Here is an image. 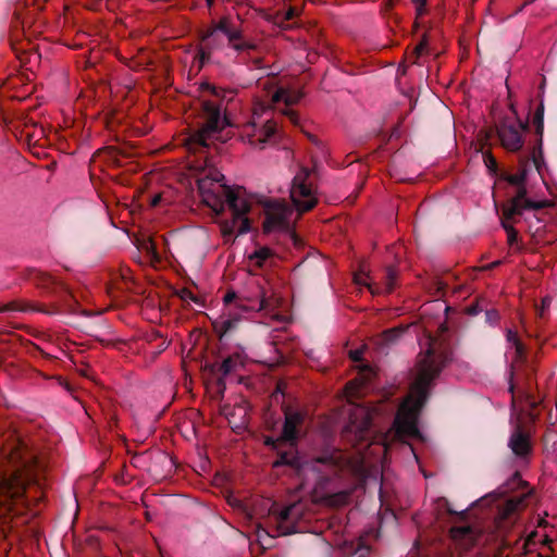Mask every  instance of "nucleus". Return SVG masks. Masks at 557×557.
<instances>
[{"mask_svg": "<svg viewBox=\"0 0 557 557\" xmlns=\"http://www.w3.org/2000/svg\"><path fill=\"white\" fill-rule=\"evenodd\" d=\"M450 360V352L442 348L436 341L430 339V346L418 364V374L412 384L416 398L409 397L400 404L391 429L384 434L383 445L389 449L395 442L408 444L409 438H421L418 428L420 411L428 400L433 381Z\"/></svg>", "mask_w": 557, "mask_h": 557, "instance_id": "obj_1", "label": "nucleus"}, {"mask_svg": "<svg viewBox=\"0 0 557 557\" xmlns=\"http://www.w3.org/2000/svg\"><path fill=\"white\" fill-rule=\"evenodd\" d=\"M200 113L187 122L180 134L181 146L185 149V171L187 178L195 182L191 188L190 210L196 213L209 208V99L197 100Z\"/></svg>", "mask_w": 557, "mask_h": 557, "instance_id": "obj_2", "label": "nucleus"}, {"mask_svg": "<svg viewBox=\"0 0 557 557\" xmlns=\"http://www.w3.org/2000/svg\"><path fill=\"white\" fill-rule=\"evenodd\" d=\"M211 218L219 215L228 207L231 216L219 221L220 232L225 243L233 242L238 235L250 231L248 213L251 205L242 198V186H231L225 176L211 163Z\"/></svg>", "mask_w": 557, "mask_h": 557, "instance_id": "obj_3", "label": "nucleus"}, {"mask_svg": "<svg viewBox=\"0 0 557 557\" xmlns=\"http://www.w3.org/2000/svg\"><path fill=\"white\" fill-rule=\"evenodd\" d=\"M33 14L25 5H16L9 33V42L16 61L22 67L32 70L38 66L40 54L30 37L41 33Z\"/></svg>", "mask_w": 557, "mask_h": 557, "instance_id": "obj_4", "label": "nucleus"}, {"mask_svg": "<svg viewBox=\"0 0 557 557\" xmlns=\"http://www.w3.org/2000/svg\"><path fill=\"white\" fill-rule=\"evenodd\" d=\"M288 444L289 448L287 450L276 449L277 458L273 461L274 468L287 466L297 472H302L310 468L319 474L320 481H330L349 465L345 454L338 449L326 450L310 462L304 461L295 447L296 443Z\"/></svg>", "mask_w": 557, "mask_h": 557, "instance_id": "obj_5", "label": "nucleus"}, {"mask_svg": "<svg viewBox=\"0 0 557 557\" xmlns=\"http://www.w3.org/2000/svg\"><path fill=\"white\" fill-rule=\"evenodd\" d=\"M290 198L299 212L312 210L317 203V190L311 181V170L301 166L293 178Z\"/></svg>", "mask_w": 557, "mask_h": 557, "instance_id": "obj_6", "label": "nucleus"}, {"mask_svg": "<svg viewBox=\"0 0 557 557\" xmlns=\"http://www.w3.org/2000/svg\"><path fill=\"white\" fill-rule=\"evenodd\" d=\"M293 209L284 201L270 200L264 205V221L262 224L263 232L270 234L272 232H292L290 216Z\"/></svg>", "mask_w": 557, "mask_h": 557, "instance_id": "obj_7", "label": "nucleus"}, {"mask_svg": "<svg viewBox=\"0 0 557 557\" xmlns=\"http://www.w3.org/2000/svg\"><path fill=\"white\" fill-rule=\"evenodd\" d=\"M528 127V123L522 122L519 117L516 122H512L509 117H504L495 125V132L505 149L517 152L523 146L522 134Z\"/></svg>", "mask_w": 557, "mask_h": 557, "instance_id": "obj_8", "label": "nucleus"}, {"mask_svg": "<svg viewBox=\"0 0 557 557\" xmlns=\"http://www.w3.org/2000/svg\"><path fill=\"white\" fill-rule=\"evenodd\" d=\"M29 478L25 469L18 468L9 476L0 479V507L25 496Z\"/></svg>", "mask_w": 557, "mask_h": 557, "instance_id": "obj_9", "label": "nucleus"}, {"mask_svg": "<svg viewBox=\"0 0 557 557\" xmlns=\"http://www.w3.org/2000/svg\"><path fill=\"white\" fill-rule=\"evenodd\" d=\"M372 418L369 410L364 407H357L349 416V421L343 429V436L349 440L352 445H357L368 440Z\"/></svg>", "mask_w": 557, "mask_h": 557, "instance_id": "obj_10", "label": "nucleus"}, {"mask_svg": "<svg viewBox=\"0 0 557 557\" xmlns=\"http://www.w3.org/2000/svg\"><path fill=\"white\" fill-rule=\"evenodd\" d=\"M516 187L515 196L507 200L502 207L506 220H513L520 216L524 210H540L550 206L548 200L533 201L528 199L524 184Z\"/></svg>", "mask_w": 557, "mask_h": 557, "instance_id": "obj_11", "label": "nucleus"}, {"mask_svg": "<svg viewBox=\"0 0 557 557\" xmlns=\"http://www.w3.org/2000/svg\"><path fill=\"white\" fill-rule=\"evenodd\" d=\"M20 73L9 75L1 85V94L10 99L22 100L25 99L30 92L28 83L34 78V69L26 70L18 63Z\"/></svg>", "mask_w": 557, "mask_h": 557, "instance_id": "obj_12", "label": "nucleus"}, {"mask_svg": "<svg viewBox=\"0 0 557 557\" xmlns=\"http://www.w3.org/2000/svg\"><path fill=\"white\" fill-rule=\"evenodd\" d=\"M271 515L277 535H289L297 532V522L304 515V508L300 504L293 503L281 510L272 509Z\"/></svg>", "mask_w": 557, "mask_h": 557, "instance_id": "obj_13", "label": "nucleus"}, {"mask_svg": "<svg viewBox=\"0 0 557 557\" xmlns=\"http://www.w3.org/2000/svg\"><path fill=\"white\" fill-rule=\"evenodd\" d=\"M107 294L111 298H119L121 293L128 292L139 294L138 284L133 275V271L127 267L120 268L119 272L111 275L107 284Z\"/></svg>", "mask_w": 557, "mask_h": 557, "instance_id": "obj_14", "label": "nucleus"}, {"mask_svg": "<svg viewBox=\"0 0 557 557\" xmlns=\"http://www.w3.org/2000/svg\"><path fill=\"white\" fill-rule=\"evenodd\" d=\"M226 108L222 102L213 103L211 100V144L214 140L226 143L232 135L231 129L232 123L225 113Z\"/></svg>", "mask_w": 557, "mask_h": 557, "instance_id": "obj_15", "label": "nucleus"}, {"mask_svg": "<svg viewBox=\"0 0 557 557\" xmlns=\"http://www.w3.org/2000/svg\"><path fill=\"white\" fill-rule=\"evenodd\" d=\"M508 447L516 458L528 460L533 451L531 433L522 424H517L508 438Z\"/></svg>", "mask_w": 557, "mask_h": 557, "instance_id": "obj_16", "label": "nucleus"}, {"mask_svg": "<svg viewBox=\"0 0 557 557\" xmlns=\"http://www.w3.org/2000/svg\"><path fill=\"white\" fill-rule=\"evenodd\" d=\"M198 336L201 338L199 343L189 350L188 356H191L194 361L200 363L201 382L205 388V395H207L209 393V361L206 354L209 349V334L205 332L203 334L199 333Z\"/></svg>", "mask_w": 557, "mask_h": 557, "instance_id": "obj_17", "label": "nucleus"}, {"mask_svg": "<svg viewBox=\"0 0 557 557\" xmlns=\"http://www.w3.org/2000/svg\"><path fill=\"white\" fill-rule=\"evenodd\" d=\"M219 33L223 34L228 39V42L232 45V47L237 51L252 48L250 44L238 41L240 38V33L232 27L227 17L221 18L218 23L211 20V38Z\"/></svg>", "mask_w": 557, "mask_h": 557, "instance_id": "obj_18", "label": "nucleus"}, {"mask_svg": "<svg viewBox=\"0 0 557 557\" xmlns=\"http://www.w3.org/2000/svg\"><path fill=\"white\" fill-rule=\"evenodd\" d=\"M284 424L282 430V440L287 443H296L298 438V428L305 421V413L299 410H293L290 408H286L284 410Z\"/></svg>", "mask_w": 557, "mask_h": 557, "instance_id": "obj_19", "label": "nucleus"}, {"mask_svg": "<svg viewBox=\"0 0 557 557\" xmlns=\"http://www.w3.org/2000/svg\"><path fill=\"white\" fill-rule=\"evenodd\" d=\"M533 124L535 126V133L540 137L539 145L534 147L532 152L533 164L537 171L541 169L543 162V150H542V136L544 131V103L541 100L533 115Z\"/></svg>", "mask_w": 557, "mask_h": 557, "instance_id": "obj_20", "label": "nucleus"}, {"mask_svg": "<svg viewBox=\"0 0 557 557\" xmlns=\"http://www.w3.org/2000/svg\"><path fill=\"white\" fill-rule=\"evenodd\" d=\"M239 322L240 318L238 314L230 313L218 321H211V333H215L220 342H223L237 329Z\"/></svg>", "mask_w": 557, "mask_h": 557, "instance_id": "obj_21", "label": "nucleus"}, {"mask_svg": "<svg viewBox=\"0 0 557 557\" xmlns=\"http://www.w3.org/2000/svg\"><path fill=\"white\" fill-rule=\"evenodd\" d=\"M7 311H40V312H48L45 309V305L38 304V302H32L26 299H14L11 300L3 306L0 307V312H7Z\"/></svg>", "mask_w": 557, "mask_h": 557, "instance_id": "obj_22", "label": "nucleus"}, {"mask_svg": "<svg viewBox=\"0 0 557 557\" xmlns=\"http://www.w3.org/2000/svg\"><path fill=\"white\" fill-rule=\"evenodd\" d=\"M25 278L32 281L37 288L50 290L59 281L49 273L30 270Z\"/></svg>", "mask_w": 557, "mask_h": 557, "instance_id": "obj_23", "label": "nucleus"}, {"mask_svg": "<svg viewBox=\"0 0 557 557\" xmlns=\"http://www.w3.org/2000/svg\"><path fill=\"white\" fill-rule=\"evenodd\" d=\"M223 300L225 305H230L231 302L235 301L237 308H240L246 311H259L267 307V300L264 298L251 300L248 305H246L244 304L243 299L237 298L234 292L226 293L225 296L223 297Z\"/></svg>", "mask_w": 557, "mask_h": 557, "instance_id": "obj_24", "label": "nucleus"}, {"mask_svg": "<svg viewBox=\"0 0 557 557\" xmlns=\"http://www.w3.org/2000/svg\"><path fill=\"white\" fill-rule=\"evenodd\" d=\"M454 540L463 541L466 545H473L476 542L478 532L471 525H455L450 529Z\"/></svg>", "mask_w": 557, "mask_h": 557, "instance_id": "obj_25", "label": "nucleus"}, {"mask_svg": "<svg viewBox=\"0 0 557 557\" xmlns=\"http://www.w3.org/2000/svg\"><path fill=\"white\" fill-rule=\"evenodd\" d=\"M208 38H209V28L201 29L200 30V41L201 42L198 47L197 53L194 57V60H193V63L190 66V71L195 70L196 74L202 70V67L206 63V60L208 59V53H207L205 47L202 46V42H205Z\"/></svg>", "mask_w": 557, "mask_h": 557, "instance_id": "obj_26", "label": "nucleus"}, {"mask_svg": "<svg viewBox=\"0 0 557 557\" xmlns=\"http://www.w3.org/2000/svg\"><path fill=\"white\" fill-rule=\"evenodd\" d=\"M530 162L533 163L532 154L520 160V169L516 174H507L505 180L512 186H520L524 184L528 175V166Z\"/></svg>", "mask_w": 557, "mask_h": 557, "instance_id": "obj_27", "label": "nucleus"}, {"mask_svg": "<svg viewBox=\"0 0 557 557\" xmlns=\"http://www.w3.org/2000/svg\"><path fill=\"white\" fill-rule=\"evenodd\" d=\"M304 97V92L300 90H285V89H278L274 96L273 101H284V103L289 107L298 103L301 98Z\"/></svg>", "mask_w": 557, "mask_h": 557, "instance_id": "obj_28", "label": "nucleus"}, {"mask_svg": "<svg viewBox=\"0 0 557 557\" xmlns=\"http://www.w3.org/2000/svg\"><path fill=\"white\" fill-rule=\"evenodd\" d=\"M277 132L276 123L273 121H268L259 131L258 138L256 139V143L261 145V148H263V145L271 141V139L275 136Z\"/></svg>", "mask_w": 557, "mask_h": 557, "instance_id": "obj_29", "label": "nucleus"}, {"mask_svg": "<svg viewBox=\"0 0 557 557\" xmlns=\"http://www.w3.org/2000/svg\"><path fill=\"white\" fill-rule=\"evenodd\" d=\"M406 330L407 327L397 326L384 331L380 337V344L384 346L395 344L400 338V336L406 332Z\"/></svg>", "mask_w": 557, "mask_h": 557, "instance_id": "obj_30", "label": "nucleus"}, {"mask_svg": "<svg viewBox=\"0 0 557 557\" xmlns=\"http://www.w3.org/2000/svg\"><path fill=\"white\" fill-rule=\"evenodd\" d=\"M371 553V547L362 540H358L351 544V552L348 557H368Z\"/></svg>", "mask_w": 557, "mask_h": 557, "instance_id": "obj_31", "label": "nucleus"}, {"mask_svg": "<svg viewBox=\"0 0 557 557\" xmlns=\"http://www.w3.org/2000/svg\"><path fill=\"white\" fill-rule=\"evenodd\" d=\"M548 537L546 535L540 536L537 531H532L528 537L524 540L522 544V548L524 549V553L531 552V546H535L537 542H541L543 544H546L548 542Z\"/></svg>", "mask_w": 557, "mask_h": 557, "instance_id": "obj_32", "label": "nucleus"}, {"mask_svg": "<svg viewBox=\"0 0 557 557\" xmlns=\"http://www.w3.org/2000/svg\"><path fill=\"white\" fill-rule=\"evenodd\" d=\"M516 221H517V218H515L513 220H506L504 218V213L502 214V226L504 227V230L507 233V238H508L509 245H513L518 242V232L511 224V223H515Z\"/></svg>", "mask_w": 557, "mask_h": 557, "instance_id": "obj_33", "label": "nucleus"}, {"mask_svg": "<svg viewBox=\"0 0 557 557\" xmlns=\"http://www.w3.org/2000/svg\"><path fill=\"white\" fill-rule=\"evenodd\" d=\"M525 482L521 480L520 473L516 472L512 474V476L508 480V482L500 486L498 490L499 496H505L510 490H513L515 487L519 485H524Z\"/></svg>", "mask_w": 557, "mask_h": 557, "instance_id": "obj_34", "label": "nucleus"}, {"mask_svg": "<svg viewBox=\"0 0 557 557\" xmlns=\"http://www.w3.org/2000/svg\"><path fill=\"white\" fill-rule=\"evenodd\" d=\"M524 499H525L524 494L509 497L505 504L506 513L510 515V513L517 511L523 505Z\"/></svg>", "mask_w": 557, "mask_h": 557, "instance_id": "obj_35", "label": "nucleus"}, {"mask_svg": "<svg viewBox=\"0 0 557 557\" xmlns=\"http://www.w3.org/2000/svg\"><path fill=\"white\" fill-rule=\"evenodd\" d=\"M113 480L117 485H127L132 482L133 476L128 474V469L125 462L122 463L119 472L114 474Z\"/></svg>", "mask_w": 557, "mask_h": 557, "instance_id": "obj_36", "label": "nucleus"}, {"mask_svg": "<svg viewBox=\"0 0 557 557\" xmlns=\"http://www.w3.org/2000/svg\"><path fill=\"white\" fill-rule=\"evenodd\" d=\"M487 302L484 298L476 299L473 304L466 308V312L469 315H478L485 310Z\"/></svg>", "mask_w": 557, "mask_h": 557, "instance_id": "obj_37", "label": "nucleus"}, {"mask_svg": "<svg viewBox=\"0 0 557 557\" xmlns=\"http://www.w3.org/2000/svg\"><path fill=\"white\" fill-rule=\"evenodd\" d=\"M397 272L394 267H387L385 269V290L391 293L394 289Z\"/></svg>", "mask_w": 557, "mask_h": 557, "instance_id": "obj_38", "label": "nucleus"}, {"mask_svg": "<svg viewBox=\"0 0 557 557\" xmlns=\"http://www.w3.org/2000/svg\"><path fill=\"white\" fill-rule=\"evenodd\" d=\"M506 338L508 342L512 343L516 347L517 354L521 356L524 352V346L521 341L518 338V335L512 330H507Z\"/></svg>", "mask_w": 557, "mask_h": 557, "instance_id": "obj_39", "label": "nucleus"}, {"mask_svg": "<svg viewBox=\"0 0 557 557\" xmlns=\"http://www.w3.org/2000/svg\"><path fill=\"white\" fill-rule=\"evenodd\" d=\"M210 90H211V98L212 97L221 98L222 102L224 100H226L228 102V101L233 100V98H234L233 91H225V90H222V89H218L213 85H211Z\"/></svg>", "mask_w": 557, "mask_h": 557, "instance_id": "obj_40", "label": "nucleus"}, {"mask_svg": "<svg viewBox=\"0 0 557 557\" xmlns=\"http://www.w3.org/2000/svg\"><path fill=\"white\" fill-rule=\"evenodd\" d=\"M236 367V360L232 357L225 358L219 367V371L222 372L223 375H227L231 373Z\"/></svg>", "mask_w": 557, "mask_h": 557, "instance_id": "obj_41", "label": "nucleus"}, {"mask_svg": "<svg viewBox=\"0 0 557 557\" xmlns=\"http://www.w3.org/2000/svg\"><path fill=\"white\" fill-rule=\"evenodd\" d=\"M483 312H485V322L487 324L495 325L498 322L499 312L496 309H494V308L488 309L486 306L485 310Z\"/></svg>", "mask_w": 557, "mask_h": 557, "instance_id": "obj_42", "label": "nucleus"}, {"mask_svg": "<svg viewBox=\"0 0 557 557\" xmlns=\"http://www.w3.org/2000/svg\"><path fill=\"white\" fill-rule=\"evenodd\" d=\"M222 493L224 494V497L230 506L236 509L244 508L243 502L238 499L236 496H234L232 493H230L228 491H222Z\"/></svg>", "mask_w": 557, "mask_h": 557, "instance_id": "obj_43", "label": "nucleus"}, {"mask_svg": "<svg viewBox=\"0 0 557 557\" xmlns=\"http://www.w3.org/2000/svg\"><path fill=\"white\" fill-rule=\"evenodd\" d=\"M180 296L183 300H191L196 304L200 302L203 305V300L200 299V297H198L197 295H195L189 288H186V287L182 288Z\"/></svg>", "mask_w": 557, "mask_h": 557, "instance_id": "obj_44", "label": "nucleus"}, {"mask_svg": "<svg viewBox=\"0 0 557 557\" xmlns=\"http://www.w3.org/2000/svg\"><path fill=\"white\" fill-rule=\"evenodd\" d=\"M400 0H384L383 3H382V12L385 14V15H391L395 18H397V15H394L392 13L394 7L396 5V3H398Z\"/></svg>", "mask_w": 557, "mask_h": 557, "instance_id": "obj_45", "label": "nucleus"}, {"mask_svg": "<svg viewBox=\"0 0 557 557\" xmlns=\"http://www.w3.org/2000/svg\"><path fill=\"white\" fill-rule=\"evenodd\" d=\"M271 256V251L269 248H261L255 252V258L258 259V263L261 264Z\"/></svg>", "mask_w": 557, "mask_h": 557, "instance_id": "obj_46", "label": "nucleus"}, {"mask_svg": "<svg viewBox=\"0 0 557 557\" xmlns=\"http://www.w3.org/2000/svg\"><path fill=\"white\" fill-rule=\"evenodd\" d=\"M484 163L492 172L497 171V161L491 153L484 154Z\"/></svg>", "mask_w": 557, "mask_h": 557, "instance_id": "obj_47", "label": "nucleus"}, {"mask_svg": "<svg viewBox=\"0 0 557 557\" xmlns=\"http://www.w3.org/2000/svg\"><path fill=\"white\" fill-rule=\"evenodd\" d=\"M355 283L360 286H367L371 290V293L377 292L376 289H374L373 285L370 282H368L367 278H364L361 274L355 275Z\"/></svg>", "mask_w": 557, "mask_h": 557, "instance_id": "obj_48", "label": "nucleus"}, {"mask_svg": "<svg viewBox=\"0 0 557 557\" xmlns=\"http://www.w3.org/2000/svg\"><path fill=\"white\" fill-rule=\"evenodd\" d=\"M416 5L417 16L420 17L425 13L426 0H411Z\"/></svg>", "mask_w": 557, "mask_h": 557, "instance_id": "obj_49", "label": "nucleus"}, {"mask_svg": "<svg viewBox=\"0 0 557 557\" xmlns=\"http://www.w3.org/2000/svg\"><path fill=\"white\" fill-rule=\"evenodd\" d=\"M227 480H228L227 474L216 472L214 475V479L211 480V486L212 485H216V486L223 485Z\"/></svg>", "mask_w": 557, "mask_h": 557, "instance_id": "obj_50", "label": "nucleus"}, {"mask_svg": "<svg viewBox=\"0 0 557 557\" xmlns=\"http://www.w3.org/2000/svg\"><path fill=\"white\" fill-rule=\"evenodd\" d=\"M550 306V298L549 297H544L542 299V304H541V307H536V313L540 318H543L544 317V312L545 310Z\"/></svg>", "mask_w": 557, "mask_h": 557, "instance_id": "obj_51", "label": "nucleus"}, {"mask_svg": "<svg viewBox=\"0 0 557 557\" xmlns=\"http://www.w3.org/2000/svg\"><path fill=\"white\" fill-rule=\"evenodd\" d=\"M283 114L286 115L294 125H299L298 113L292 109H285Z\"/></svg>", "mask_w": 557, "mask_h": 557, "instance_id": "obj_52", "label": "nucleus"}, {"mask_svg": "<svg viewBox=\"0 0 557 557\" xmlns=\"http://www.w3.org/2000/svg\"><path fill=\"white\" fill-rule=\"evenodd\" d=\"M264 443H265V445H267V446H269V447H271L272 449L276 450V449H278V448H280V445H281L282 443H286V442H285V441H283V440H282V436H281V437H280V438H277V440H274V438H272V437H268V438L265 440V442H264Z\"/></svg>", "mask_w": 557, "mask_h": 557, "instance_id": "obj_53", "label": "nucleus"}, {"mask_svg": "<svg viewBox=\"0 0 557 557\" xmlns=\"http://www.w3.org/2000/svg\"><path fill=\"white\" fill-rule=\"evenodd\" d=\"M104 152H107L114 160V163L116 164V166H121V163L116 159V156L120 153L117 148H115V147H107L104 149Z\"/></svg>", "mask_w": 557, "mask_h": 557, "instance_id": "obj_54", "label": "nucleus"}, {"mask_svg": "<svg viewBox=\"0 0 557 557\" xmlns=\"http://www.w3.org/2000/svg\"><path fill=\"white\" fill-rule=\"evenodd\" d=\"M163 201V193H157L154 194L150 201H149V206L151 208H156L157 206H159L161 202Z\"/></svg>", "mask_w": 557, "mask_h": 557, "instance_id": "obj_55", "label": "nucleus"}, {"mask_svg": "<svg viewBox=\"0 0 557 557\" xmlns=\"http://www.w3.org/2000/svg\"><path fill=\"white\" fill-rule=\"evenodd\" d=\"M426 39L423 38L414 48V53L417 54V58L423 53V51L425 50L426 48Z\"/></svg>", "mask_w": 557, "mask_h": 557, "instance_id": "obj_56", "label": "nucleus"}, {"mask_svg": "<svg viewBox=\"0 0 557 557\" xmlns=\"http://www.w3.org/2000/svg\"><path fill=\"white\" fill-rule=\"evenodd\" d=\"M297 15V11L295 8H288L285 12H283V17L285 21H290Z\"/></svg>", "mask_w": 557, "mask_h": 557, "instance_id": "obj_57", "label": "nucleus"}, {"mask_svg": "<svg viewBox=\"0 0 557 557\" xmlns=\"http://www.w3.org/2000/svg\"><path fill=\"white\" fill-rule=\"evenodd\" d=\"M349 356H350L351 360L360 361L361 360V356H362V351L361 350H351L349 352Z\"/></svg>", "mask_w": 557, "mask_h": 557, "instance_id": "obj_58", "label": "nucleus"}, {"mask_svg": "<svg viewBox=\"0 0 557 557\" xmlns=\"http://www.w3.org/2000/svg\"><path fill=\"white\" fill-rule=\"evenodd\" d=\"M264 535L269 536V537H274L275 536V535H271L270 532L267 529L259 528L258 529V537H259V540H262Z\"/></svg>", "mask_w": 557, "mask_h": 557, "instance_id": "obj_59", "label": "nucleus"}, {"mask_svg": "<svg viewBox=\"0 0 557 557\" xmlns=\"http://www.w3.org/2000/svg\"><path fill=\"white\" fill-rule=\"evenodd\" d=\"M207 90H209V81L205 79L198 85L197 91L202 92Z\"/></svg>", "mask_w": 557, "mask_h": 557, "instance_id": "obj_60", "label": "nucleus"}, {"mask_svg": "<svg viewBox=\"0 0 557 557\" xmlns=\"http://www.w3.org/2000/svg\"><path fill=\"white\" fill-rule=\"evenodd\" d=\"M17 455H18V448L12 449L9 455L10 460H15L17 458Z\"/></svg>", "mask_w": 557, "mask_h": 557, "instance_id": "obj_61", "label": "nucleus"}, {"mask_svg": "<svg viewBox=\"0 0 557 557\" xmlns=\"http://www.w3.org/2000/svg\"><path fill=\"white\" fill-rule=\"evenodd\" d=\"M98 341H99L102 345H107V346H110V345L114 346V345H115V343H114V342H112V341H104V339H98Z\"/></svg>", "mask_w": 557, "mask_h": 557, "instance_id": "obj_62", "label": "nucleus"}, {"mask_svg": "<svg viewBox=\"0 0 557 557\" xmlns=\"http://www.w3.org/2000/svg\"><path fill=\"white\" fill-rule=\"evenodd\" d=\"M500 263H502V261L497 260V261L492 262L487 268L488 269H494V268L498 267Z\"/></svg>", "mask_w": 557, "mask_h": 557, "instance_id": "obj_63", "label": "nucleus"}, {"mask_svg": "<svg viewBox=\"0 0 557 557\" xmlns=\"http://www.w3.org/2000/svg\"><path fill=\"white\" fill-rule=\"evenodd\" d=\"M510 110L511 112L515 114L516 119L518 117V114H517V111H516V108L513 104H510Z\"/></svg>", "mask_w": 557, "mask_h": 557, "instance_id": "obj_64", "label": "nucleus"}]
</instances>
